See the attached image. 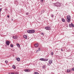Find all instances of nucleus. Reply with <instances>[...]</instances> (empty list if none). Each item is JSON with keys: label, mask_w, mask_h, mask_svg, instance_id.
I'll return each mask as SVG.
<instances>
[{"label": "nucleus", "mask_w": 74, "mask_h": 74, "mask_svg": "<svg viewBox=\"0 0 74 74\" xmlns=\"http://www.w3.org/2000/svg\"><path fill=\"white\" fill-rule=\"evenodd\" d=\"M72 71H74V68H73L71 69Z\"/></svg>", "instance_id": "cd10ccee"}, {"label": "nucleus", "mask_w": 74, "mask_h": 74, "mask_svg": "<svg viewBox=\"0 0 74 74\" xmlns=\"http://www.w3.org/2000/svg\"><path fill=\"white\" fill-rule=\"evenodd\" d=\"M52 62H53V61L52 60H50L49 61V64H51L52 63Z\"/></svg>", "instance_id": "20e7f679"}, {"label": "nucleus", "mask_w": 74, "mask_h": 74, "mask_svg": "<svg viewBox=\"0 0 74 74\" xmlns=\"http://www.w3.org/2000/svg\"><path fill=\"white\" fill-rule=\"evenodd\" d=\"M11 20H12V21H13V19H12Z\"/></svg>", "instance_id": "58836bf2"}, {"label": "nucleus", "mask_w": 74, "mask_h": 74, "mask_svg": "<svg viewBox=\"0 0 74 74\" xmlns=\"http://www.w3.org/2000/svg\"><path fill=\"white\" fill-rule=\"evenodd\" d=\"M71 16L70 15H68L67 16L66 20L67 21V22H70L71 21Z\"/></svg>", "instance_id": "f257e3e1"}, {"label": "nucleus", "mask_w": 74, "mask_h": 74, "mask_svg": "<svg viewBox=\"0 0 74 74\" xmlns=\"http://www.w3.org/2000/svg\"><path fill=\"white\" fill-rule=\"evenodd\" d=\"M44 12H45V10H42L41 12V14H43V13H44Z\"/></svg>", "instance_id": "4468645a"}, {"label": "nucleus", "mask_w": 74, "mask_h": 74, "mask_svg": "<svg viewBox=\"0 0 74 74\" xmlns=\"http://www.w3.org/2000/svg\"><path fill=\"white\" fill-rule=\"evenodd\" d=\"M69 27H72V24H70L69 25Z\"/></svg>", "instance_id": "dca6fc26"}, {"label": "nucleus", "mask_w": 74, "mask_h": 74, "mask_svg": "<svg viewBox=\"0 0 74 74\" xmlns=\"http://www.w3.org/2000/svg\"><path fill=\"white\" fill-rule=\"evenodd\" d=\"M5 43L6 45H10V41H7Z\"/></svg>", "instance_id": "423d86ee"}, {"label": "nucleus", "mask_w": 74, "mask_h": 74, "mask_svg": "<svg viewBox=\"0 0 74 74\" xmlns=\"http://www.w3.org/2000/svg\"><path fill=\"white\" fill-rule=\"evenodd\" d=\"M38 50H37L36 51V52H38Z\"/></svg>", "instance_id": "c9c22d12"}, {"label": "nucleus", "mask_w": 74, "mask_h": 74, "mask_svg": "<svg viewBox=\"0 0 74 74\" xmlns=\"http://www.w3.org/2000/svg\"><path fill=\"white\" fill-rule=\"evenodd\" d=\"M29 12H28L26 13V14L27 15H29Z\"/></svg>", "instance_id": "a878e982"}, {"label": "nucleus", "mask_w": 74, "mask_h": 74, "mask_svg": "<svg viewBox=\"0 0 74 74\" xmlns=\"http://www.w3.org/2000/svg\"><path fill=\"white\" fill-rule=\"evenodd\" d=\"M41 35H42V36H44V34L42 32L41 33Z\"/></svg>", "instance_id": "393cba45"}, {"label": "nucleus", "mask_w": 74, "mask_h": 74, "mask_svg": "<svg viewBox=\"0 0 74 74\" xmlns=\"http://www.w3.org/2000/svg\"><path fill=\"white\" fill-rule=\"evenodd\" d=\"M13 38L14 39H16L17 38V37L16 36H13Z\"/></svg>", "instance_id": "ddd939ff"}, {"label": "nucleus", "mask_w": 74, "mask_h": 74, "mask_svg": "<svg viewBox=\"0 0 74 74\" xmlns=\"http://www.w3.org/2000/svg\"><path fill=\"white\" fill-rule=\"evenodd\" d=\"M34 74H39L38 72H36L34 73Z\"/></svg>", "instance_id": "c85d7f7f"}, {"label": "nucleus", "mask_w": 74, "mask_h": 74, "mask_svg": "<svg viewBox=\"0 0 74 74\" xmlns=\"http://www.w3.org/2000/svg\"><path fill=\"white\" fill-rule=\"evenodd\" d=\"M71 24H72V26L73 27H74V25L72 23H71Z\"/></svg>", "instance_id": "4be33fe9"}, {"label": "nucleus", "mask_w": 74, "mask_h": 74, "mask_svg": "<svg viewBox=\"0 0 74 74\" xmlns=\"http://www.w3.org/2000/svg\"><path fill=\"white\" fill-rule=\"evenodd\" d=\"M13 68L14 69H15V65H13L12 66Z\"/></svg>", "instance_id": "a211bd4d"}, {"label": "nucleus", "mask_w": 74, "mask_h": 74, "mask_svg": "<svg viewBox=\"0 0 74 74\" xmlns=\"http://www.w3.org/2000/svg\"><path fill=\"white\" fill-rule=\"evenodd\" d=\"M5 63H8V61H7V60H6L5 61Z\"/></svg>", "instance_id": "c756f323"}, {"label": "nucleus", "mask_w": 74, "mask_h": 74, "mask_svg": "<svg viewBox=\"0 0 74 74\" xmlns=\"http://www.w3.org/2000/svg\"><path fill=\"white\" fill-rule=\"evenodd\" d=\"M27 32L28 33H30L31 34L32 33H34L35 32V31L33 29H32L28 30L27 31Z\"/></svg>", "instance_id": "f03ea898"}, {"label": "nucleus", "mask_w": 74, "mask_h": 74, "mask_svg": "<svg viewBox=\"0 0 74 74\" xmlns=\"http://www.w3.org/2000/svg\"><path fill=\"white\" fill-rule=\"evenodd\" d=\"M38 50H39V51H40V48H39V49H38Z\"/></svg>", "instance_id": "72a5a7b5"}, {"label": "nucleus", "mask_w": 74, "mask_h": 74, "mask_svg": "<svg viewBox=\"0 0 74 74\" xmlns=\"http://www.w3.org/2000/svg\"><path fill=\"white\" fill-rule=\"evenodd\" d=\"M8 18H9L10 17V16L9 15H8L7 16Z\"/></svg>", "instance_id": "473e14b6"}, {"label": "nucleus", "mask_w": 74, "mask_h": 74, "mask_svg": "<svg viewBox=\"0 0 74 74\" xmlns=\"http://www.w3.org/2000/svg\"><path fill=\"white\" fill-rule=\"evenodd\" d=\"M45 29L47 30H49L51 29V27H45Z\"/></svg>", "instance_id": "7ed1b4c3"}, {"label": "nucleus", "mask_w": 74, "mask_h": 74, "mask_svg": "<svg viewBox=\"0 0 74 74\" xmlns=\"http://www.w3.org/2000/svg\"><path fill=\"white\" fill-rule=\"evenodd\" d=\"M67 59H72L71 58V56H69L67 57Z\"/></svg>", "instance_id": "0eeeda50"}, {"label": "nucleus", "mask_w": 74, "mask_h": 74, "mask_svg": "<svg viewBox=\"0 0 74 74\" xmlns=\"http://www.w3.org/2000/svg\"><path fill=\"white\" fill-rule=\"evenodd\" d=\"M1 10H2V8L0 9V12H1Z\"/></svg>", "instance_id": "2f4dec72"}, {"label": "nucleus", "mask_w": 74, "mask_h": 74, "mask_svg": "<svg viewBox=\"0 0 74 74\" xmlns=\"http://www.w3.org/2000/svg\"><path fill=\"white\" fill-rule=\"evenodd\" d=\"M13 56L14 57V56Z\"/></svg>", "instance_id": "ea45409f"}, {"label": "nucleus", "mask_w": 74, "mask_h": 74, "mask_svg": "<svg viewBox=\"0 0 74 74\" xmlns=\"http://www.w3.org/2000/svg\"><path fill=\"white\" fill-rule=\"evenodd\" d=\"M24 71L25 72H30V71L29 69H26L24 70Z\"/></svg>", "instance_id": "39448f33"}, {"label": "nucleus", "mask_w": 74, "mask_h": 74, "mask_svg": "<svg viewBox=\"0 0 74 74\" xmlns=\"http://www.w3.org/2000/svg\"><path fill=\"white\" fill-rule=\"evenodd\" d=\"M16 59L18 62H19V61H20V58H16Z\"/></svg>", "instance_id": "1a4fd4ad"}, {"label": "nucleus", "mask_w": 74, "mask_h": 74, "mask_svg": "<svg viewBox=\"0 0 74 74\" xmlns=\"http://www.w3.org/2000/svg\"><path fill=\"white\" fill-rule=\"evenodd\" d=\"M70 70H69L67 69V72L68 73H69V72H70Z\"/></svg>", "instance_id": "5701e85b"}, {"label": "nucleus", "mask_w": 74, "mask_h": 74, "mask_svg": "<svg viewBox=\"0 0 74 74\" xmlns=\"http://www.w3.org/2000/svg\"><path fill=\"white\" fill-rule=\"evenodd\" d=\"M43 60H44V58H41L40 59V60H41V61H43Z\"/></svg>", "instance_id": "f3484780"}, {"label": "nucleus", "mask_w": 74, "mask_h": 74, "mask_svg": "<svg viewBox=\"0 0 74 74\" xmlns=\"http://www.w3.org/2000/svg\"><path fill=\"white\" fill-rule=\"evenodd\" d=\"M58 3H56L55 4V5H56V6H58Z\"/></svg>", "instance_id": "aec40b11"}, {"label": "nucleus", "mask_w": 74, "mask_h": 74, "mask_svg": "<svg viewBox=\"0 0 74 74\" xmlns=\"http://www.w3.org/2000/svg\"><path fill=\"white\" fill-rule=\"evenodd\" d=\"M11 74H14V73H11Z\"/></svg>", "instance_id": "4c0bfd02"}, {"label": "nucleus", "mask_w": 74, "mask_h": 74, "mask_svg": "<svg viewBox=\"0 0 74 74\" xmlns=\"http://www.w3.org/2000/svg\"><path fill=\"white\" fill-rule=\"evenodd\" d=\"M10 46L11 47H14V46L12 44H11Z\"/></svg>", "instance_id": "bb28decb"}, {"label": "nucleus", "mask_w": 74, "mask_h": 74, "mask_svg": "<svg viewBox=\"0 0 74 74\" xmlns=\"http://www.w3.org/2000/svg\"><path fill=\"white\" fill-rule=\"evenodd\" d=\"M18 74V72H16L15 73V74Z\"/></svg>", "instance_id": "f704fd0d"}, {"label": "nucleus", "mask_w": 74, "mask_h": 74, "mask_svg": "<svg viewBox=\"0 0 74 74\" xmlns=\"http://www.w3.org/2000/svg\"><path fill=\"white\" fill-rule=\"evenodd\" d=\"M62 22H65V19H64L63 18H62Z\"/></svg>", "instance_id": "2eb2a0df"}, {"label": "nucleus", "mask_w": 74, "mask_h": 74, "mask_svg": "<svg viewBox=\"0 0 74 74\" xmlns=\"http://www.w3.org/2000/svg\"><path fill=\"white\" fill-rule=\"evenodd\" d=\"M48 60V59L47 58H43V61H44V62H47Z\"/></svg>", "instance_id": "6e6552de"}, {"label": "nucleus", "mask_w": 74, "mask_h": 74, "mask_svg": "<svg viewBox=\"0 0 74 74\" xmlns=\"http://www.w3.org/2000/svg\"><path fill=\"white\" fill-rule=\"evenodd\" d=\"M51 55L52 56L53 55V52H51Z\"/></svg>", "instance_id": "412c9836"}, {"label": "nucleus", "mask_w": 74, "mask_h": 74, "mask_svg": "<svg viewBox=\"0 0 74 74\" xmlns=\"http://www.w3.org/2000/svg\"><path fill=\"white\" fill-rule=\"evenodd\" d=\"M54 16L53 15V14H51V17H52V18H53Z\"/></svg>", "instance_id": "b1692460"}, {"label": "nucleus", "mask_w": 74, "mask_h": 74, "mask_svg": "<svg viewBox=\"0 0 74 74\" xmlns=\"http://www.w3.org/2000/svg\"><path fill=\"white\" fill-rule=\"evenodd\" d=\"M40 1L41 2H42V3L43 1H44V0H40Z\"/></svg>", "instance_id": "7c9ffc66"}, {"label": "nucleus", "mask_w": 74, "mask_h": 74, "mask_svg": "<svg viewBox=\"0 0 74 74\" xmlns=\"http://www.w3.org/2000/svg\"><path fill=\"white\" fill-rule=\"evenodd\" d=\"M42 68H43V69H45V65H44L42 66Z\"/></svg>", "instance_id": "6ab92c4d"}, {"label": "nucleus", "mask_w": 74, "mask_h": 74, "mask_svg": "<svg viewBox=\"0 0 74 74\" xmlns=\"http://www.w3.org/2000/svg\"><path fill=\"white\" fill-rule=\"evenodd\" d=\"M16 45L18 48H20V45L18 43L16 44Z\"/></svg>", "instance_id": "f8f14e48"}, {"label": "nucleus", "mask_w": 74, "mask_h": 74, "mask_svg": "<svg viewBox=\"0 0 74 74\" xmlns=\"http://www.w3.org/2000/svg\"><path fill=\"white\" fill-rule=\"evenodd\" d=\"M34 46L35 47H37L38 46V44H36L34 45Z\"/></svg>", "instance_id": "9b49d317"}, {"label": "nucleus", "mask_w": 74, "mask_h": 74, "mask_svg": "<svg viewBox=\"0 0 74 74\" xmlns=\"http://www.w3.org/2000/svg\"><path fill=\"white\" fill-rule=\"evenodd\" d=\"M23 38L25 39H27V36L26 35H24L23 36Z\"/></svg>", "instance_id": "9d476101"}, {"label": "nucleus", "mask_w": 74, "mask_h": 74, "mask_svg": "<svg viewBox=\"0 0 74 74\" xmlns=\"http://www.w3.org/2000/svg\"><path fill=\"white\" fill-rule=\"evenodd\" d=\"M61 51H63V49H61Z\"/></svg>", "instance_id": "e433bc0d"}]
</instances>
